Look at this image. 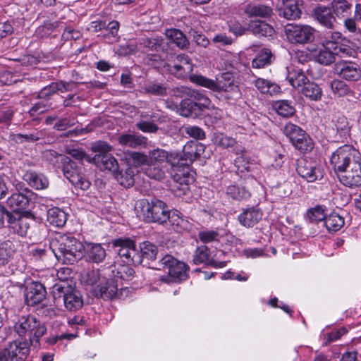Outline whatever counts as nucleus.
<instances>
[{
  "label": "nucleus",
  "instance_id": "de8ad7c7",
  "mask_svg": "<svg viewBox=\"0 0 361 361\" xmlns=\"http://www.w3.org/2000/svg\"><path fill=\"white\" fill-rule=\"evenodd\" d=\"M351 8V4L346 0H334L331 2V8L334 13L338 16H346Z\"/></svg>",
  "mask_w": 361,
  "mask_h": 361
},
{
  "label": "nucleus",
  "instance_id": "69168bd1",
  "mask_svg": "<svg viewBox=\"0 0 361 361\" xmlns=\"http://www.w3.org/2000/svg\"><path fill=\"white\" fill-rule=\"evenodd\" d=\"M342 35L339 32H327L325 35V42L334 44L337 47H344L343 46L339 45L338 42L341 39Z\"/></svg>",
  "mask_w": 361,
  "mask_h": 361
},
{
  "label": "nucleus",
  "instance_id": "4be33fe9",
  "mask_svg": "<svg viewBox=\"0 0 361 361\" xmlns=\"http://www.w3.org/2000/svg\"><path fill=\"white\" fill-rule=\"evenodd\" d=\"M262 212L256 207L244 209L238 216L239 223L247 228L254 226L262 218Z\"/></svg>",
  "mask_w": 361,
  "mask_h": 361
},
{
  "label": "nucleus",
  "instance_id": "a211bd4d",
  "mask_svg": "<svg viewBox=\"0 0 361 361\" xmlns=\"http://www.w3.org/2000/svg\"><path fill=\"white\" fill-rule=\"evenodd\" d=\"M182 94L183 96L192 99V101L195 104V107L197 108L196 109H197L200 116L205 110L210 109L214 106L211 100L199 90L191 89L188 87H183Z\"/></svg>",
  "mask_w": 361,
  "mask_h": 361
},
{
  "label": "nucleus",
  "instance_id": "13d9d810",
  "mask_svg": "<svg viewBox=\"0 0 361 361\" xmlns=\"http://www.w3.org/2000/svg\"><path fill=\"white\" fill-rule=\"evenodd\" d=\"M141 51L139 44H135L133 42H128L121 45L118 49V53L121 55H128Z\"/></svg>",
  "mask_w": 361,
  "mask_h": 361
},
{
  "label": "nucleus",
  "instance_id": "dca6fc26",
  "mask_svg": "<svg viewBox=\"0 0 361 361\" xmlns=\"http://www.w3.org/2000/svg\"><path fill=\"white\" fill-rule=\"evenodd\" d=\"M335 72L341 78L348 81H357L361 78L359 65L350 61H341L335 64Z\"/></svg>",
  "mask_w": 361,
  "mask_h": 361
},
{
  "label": "nucleus",
  "instance_id": "37998d69",
  "mask_svg": "<svg viewBox=\"0 0 361 361\" xmlns=\"http://www.w3.org/2000/svg\"><path fill=\"white\" fill-rule=\"evenodd\" d=\"M324 225L329 231L336 232L344 225V219L336 213H331L326 217Z\"/></svg>",
  "mask_w": 361,
  "mask_h": 361
},
{
  "label": "nucleus",
  "instance_id": "393cba45",
  "mask_svg": "<svg viewBox=\"0 0 361 361\" xmlns=\"http://www.w3.org/2000/svg\"><path fill=\"white\" fill-rule=\"evenodd\" d=\"M314 14L317 21L326 28H334L335 18L331 13V9L324 6H319L314 10Z\"/></svg>",
  "mask_w": 361,
  "mask_h": 361
},
{
  "label": "nucleus",
  "instance_id": "052dcab7",
  "mask_svg": "<svg viewBox=\"0 0 361 361\" xmlns=\"http://www.w3.org/2000/svg\"><path fill=\"white\" fill-rule=\"evenodd\" d=\"M219 236V233L215 231H202L198 234L200 240L204 243H209L216 240Z\"/></svg>",
  "mask_w": 361,
  "mask_h": 361
},
{
  "label": "nucleus",
  "instance_id": "58836bf2",
  "mask_svg": "<svg viewBox=\"0 0 361 361\" xmlns=\"http://www.w3.org/2000/svg\"><path fill=\"white\" fill-rule=\"evenodd\" d=\"M166 37L177 47L183 49L188 44V41L185 35L178 29H169L166 30Z\"/></svg>",
  "mask_w": 361,
  "mask_h": 361
},
{
  "label": "nucleus",
  "instance_id": "6e6552de",
  "mask_svg": "<svg viewBox=\"0 0 361 361\" xmlns=\"http://www.w3.org/2000/svg\"><path fill=\"white\" fill-rule=\"evenodd\" d=\"M14 331L20 336H29L31 345H39V339L47 332L45 325L33 316H23L15 323Z\"/></svg>",
  "mask_w": 361,
  "mask_h": 361
},
{
  "label": "nucleus",
  "instance_id": "ea45409f",
  "mask_svg": "<svg viewBox=\"0 0 361 361\" xmlns=\"http://www.w3.org/2000/svg\"><path fill=\"white\" fill-rule=\"evenodd\" d=\"M272 106L276 112L283 117L291 116L295 111L292 103L288 100H278Z\"/></svg>",
  "mask_w": 361,
  "mask_h": 361
},
{
  "label": "nucleus",
  "instance_id": "79ce46f5",
  "mask_svg": "<svg viewBox=\"0 0 361 361\" xmlns=\"http://www.w3.org/2000/svg\"><path fill=\"white\" fill-rule=\"evenodd\" d=\"M290 142L299 151L306 152L313 149L314 142L311 137H289Z\"/></svg>",
  "mask_w": 361,
  "mask_h": 361
},
{
  "label": "nucleus",
  "instance_id": "680f3d73",
  "mask_svg": "<svg viewBox=\"0 0 361 361\" xmlns=\"http://www.w3.org/2000/svg\"><path fill=\"white\" fill-rule=\"evenodd\" d=\"M145 137H119V142L124 145H128L133 147L145 143L143 140Z\"/></svg>",
  "mask_w": 361,
  "mask_h": 361
},
{
  "label": "nucleus",
  "instance_id": "2eb2a0df",
  "mask_svg": "<svg viewBox=\"0 0 361 361\" xmlns=\"http://www.w3.org/2000/svg\"><path fill=\"white\" fill-rule=\"evenodd\" d=\"M113 245L117 247V253L123 258V262L126 264H140L141 263L140 256L135 249V243L133 240L126 239H116L114 240Z\"/></svg>",
  "mask_w": 361,
  "mask_h": 361
},
{
  "label": "nucleus",
  "instance_id": "a19ab883",
  "mask_svg": "<svg viewBox=\"0 0 361 361\" xmlns=\"http://www.w3.org/2000/svg\"><path fill=\"white\" fill-rule=\"evenodd\" d=\"M271 52L268 49H262L252 60V66L254 68H262L271 63Z\"/></svg>",
  "mask_w": 361,
  "mask_h": 361
},
{
  "label": "nucleus",
  "instance_id": "4d7b16f0",
  "mask_svg": "<svg viewBox=\"0 0 361 361\" xmlns=\"http://www.w3.org/2000/svg\"><path fill=\"white\" fill-rule=\"evenodd\" d=\"M91 149L96 153L95 156H103L107 154L111 151V147L109 145L103 141H98L92 145Z\"/></svg>",
  "mask_w": 361,
  "mask_h": 361
},
{
  "label": "nucleus",
  "instance_id": "603ef678",
  "mask_svg": "<svg viewBox=\"0 0 361 361\" xmlns=\"http://www.w3.org/2000/svg\"><path fill=\"white\" fill-rule=\"evenodd\" d=\"M129 157L131 164L135 167H141L143 171L144 166L148 163V157L139 152H131Z\"/></svg>",
  "mask_w": 361,
  "mask_h": 361
},
{
  "label": "nucleus",
  "instance_id": "3c124183",
  "mask_svg": "<svg viewBox=\"0 0 361 361\" xmlns=\"http://www.w3.org/2000/svg\"><path fill=\"white\" fill-rule=\"evenodd\" d=\"M116 178L121 185L129 188L133 185L135 182L134 171L132 169L129 168L124 173H121L118 174Z\"/></svg>",
  "mask_w": 361,
  "mask_h": 361
},
{
  "label": "nucleus",
  "instance_id": "20e7f679",
  "mask_svg": "<svg viewBox=\"0 0 361 361\" xmlns=\"http://www.w3.org/2000/svg\"><path fill=\"white\" fill-rule=\"evenodd\" d=\"M81 281L90 288L92 293L104 299L114 297L118 290V286L114 280L106 279L102 276L99 269L88 270L81 275Z\"/></svg>",
  "mask_w": 361,
  "mask_h": 361
},
{
  "label": "nucleus",
  "instance_id": "0eeeda50",
  "mask_svg": "<svg viewBox=\"0 0 361 361\" xmlns=\"http://www.w3.org/2000/svg\"><path fill=\"white\" fill-rule=\"evenodd\" d=\"M190 164L178 159L171 162L170 174L173 180L172 191L177 196H181L189 190V185L195 181V172L190 170Z\"/></svg>",
  "mask_w": 361,
  "mask_h": 361
},
{
  "label": "nucleus",
  "instance_id": "c9c22d12",
  "mask_svg": "<svg viewBox=\"0 0 361 361\" xmlns=\"http://www.w3.org/2000/svg\"><path fill=\"white\" fill-rule=\"evenodd\" d=\"M300 92L312 101L320 100L322 96V88L317 84L310 81L306 83Z\"/></svg>",
  "mask_w": 361,
  "mask_h": 361
},
{
  "label": "nucleus",
  "instance_id": "7ed1b4c3",
  "mask_svg": "<svg viewBox=\"0 0 361 361\" xmlns=\"http://www.w3.org/2000/svg\"><path fill=\"white\" fill-rule=\"evenodd\" d=\"M44 157L53 165L61 164V169L64 176L75 186L82 190H87L90 182L85 178L75 164L68 157L59 154L53 150L44 152Z\"/></svg>",
  "mask_w": 361,
  "mask_h": 361
},
{
  "label": "nucleus",
  "instance_id": "f704fd0d",
  "mask_svg": "<svg viewBox=\"0 0 361 361\" xmlns=\"http://www.w3.org/2000/svg\"><path fill=\"white\" fill-rule=\"evenodd\" d=\"M169 167H163L157 164L147 163L143 168V173L149 178L161 180L166 176V171H169Z\"/></svg>",
  "mask_w": 361,
  "mask_h": 361
},
{
  "label": "nucleus",
  "instance_id": "c03bdc74",
  "mask_svg": "<svg viewBox=\"0 0 361 361\" xmlns=\"http://www.w3.org/2000/svg\"><path fill=\"white\" fill-rule=\"evenodd\" d=\"M209 250L205 245H201L197 247L192 256V262L198 265L201 264H209Z\"/></svg>",
  "mask_w": 361,
  "mask_h": 361
},
{
  "label": "nucleus",
  "instance_id": "9b49d317",
  "mask_svg": "<svg viewBox=\"0 0 361 361\" xmlns=\"http://www.w3.org/2000/svg\"><path fill=\"white\" fill-rule=\"evenodd\" d=\"M29 353V342L25 339H16L0 350V361H24Z\"/></svg>",
  "mask_w": 361,
  "mask_h": 361
},
{
  "label": "nucleus",
  "instance_id": "a18cd8bd",
  "mask_svg": "<svg viewBox=\"0 0 361 361\" xmlns=\"http://www.w3.org/2000/svg\"><path fill=\"white\" fill-rule=\"evenodd\" d=\"M140 252L139 255L140 256L141 262L144 259L152 260L156 258L157 248L154 244L149 241H145L140 244Z\"/></svg>",
  "mask_w": 361,
  "mask_h": 361
},
{
  "label": "nucleus",
  "instance_id": "473e14b6",
  "mask_svg": "<svg viewBox=\"0 0 361 361\" xmlns=\"http://www.w3.org/2000/svg\"><path fill=\"white\" fill-rule=\"evenodd\" d=\"M250 30L255 35L271 37L274 33V28L261 20H252L249 23Z\"/></svg>",
  "mask_w": 361,
  "mask_h": 361
},
{
  "label": "nucleus",
  "instance_id": "5701e85b",
  "mask_svg": "<svg viewBox=\"0 0 361 361\" xmlns=\"http://www.w3.org/2000/svg\"><path fill=\"white\" fill-rule=\"evenodd\" d=\"M287 80L290 85L299 92L309 81L303 71L295 67L288 68Z\"/></svg>",
  "mask_w": 361,
  "mask_h": 361
},
{
  "label": "nucleus",
  "instance_id": "5fc2aeb1",
  "mask_svg": "<svg viewBox=\"0 0 361 361\" xmlns=\"http://www.w3.org/2000/svg\"><path fill=\"white\" fill-rule=\"evenodd\" d=\"M331 87L333 92L339 97L348 94L350 91L349 87L344 82L338 80H334Z\"/></svg>",
  "mask_w": 361,
  "mask_h": 361
},
{
  "label": "nucleus",
  "instance_id": "f8f14e48",
  "mask_svg": "<svg viewBox=\"0 0 361 361\" xmlns=\"http://www.w3.org/2000/svg\"><path fill=\"white\" fill-rule=\"evenodd\" d=\"M315 30L302 24H288L285 27V33L288 40L293 44H306L314 39Z\"/></svg>",
  "mask_w": 361,
  "mask_h": 361
},
{
  "label": "nucleus",
  "instance_id": "4c0bfd02",
  "mask_svg": "<svg viewBox=\"0 0 361 361\" xmlns=\"http://www.w3.org/2000/svg\"><path fill=\"white\" fill-rule=\"evenodd\" d=\"M15 252L14 244L10 240H6L0 244V266L8 263Z\"/></svg>",
  "mask_w": 361,
  "mask_h": 361
},
{
  "label": "nucleus",
  "instance_id": "f3484780",
  "mask_svg": "<svg viewBox=\"0 0 361 361\" xmlns=\"http://www.w3.org/2000/svg\"><path fill=\"white\" fill-rule=\"evenodd\" d=\"M46 293L43 284L37 281H32L25 287V301L28 306H35L45 299Z\"/></svg>",
  "mask_w": 361,
  "mask_h": 361
},
{
  "label": "nucleus",
  "instance_id": "4468645a",
  "mask_svg": "<svg viewBox=\"0 0 361 361\" xmlns=\"http://www.w3.org/2000/svg\"><path fill=\"white\" fill-rule=\"evenodd\" d=\"M350 51L345 47H337L330 42H324L313 53L315 60L323 65H329L335 61V56H348Z\"/></svg>",
  "mask_w": 361,
  "mask_h": 361
},
{
  "label": "nucleus",
  "instance_id": "6e6d98bb",
  "mask_svg": "<svg viewBox=\"0 0 361 361\" xmlns=\"http://www.w3.org/2000/svg\"><path fill=\"white\" fill-rule=\"evenodd\" d=\"M67 153L75 159L80 161H86L88 163H92V157L87 155L82 149L80 148H68Z\"/></svg>",
  "mask_w": 361,
  "mask_h": 361
},
{
  "label": "nucleus",
  "instance_id": "864d4df0",
  "mask_svg": "<svg viewBox=\"0 0 361 361\" xmlns=\"http://www.w3.org/2000/svg\"><path fill=\"white\" fill-rule=\"evenodd\" d=\"M11 228L13 232L19 235L23 236L27 235L29 225L25 219H18L11 224Z\"/></svg>",
  "mask_w": 361,
  "mask_h": 361
},
{
  "label": "nucleus",
  "instance_id": "49530a36",
  "mask_svg": "<svg viewBox=\"0 0 361 361\" xmlns=\"http://www.w3.org/2000/svg\"><path fill=\"white\" fill-rule=\"evenodd\" d=\"M300 2L296 1L293 3L290 2L288 4L283 6V13L284 18L289 20H294L299 18L301 15V11L300 9Z\"/></svg>",
  "mask_w": 361,
  "mask_h": 361
},
{
  "label": "nucleus",
  "instance_id": "423d86ee",
  "mask_svg": "<svg viewBox=\"0 0 361 361\" xmlns=\"http://www.w3.org/2000/svg\"><path fill=\"white\" fill-rule=\"evenodd\" d=\"M137 216L148 222H157L163 224L169 219L168 208L166 204L159 200H153L149 202L142 199L136 202L135 207Z\"/></svg>",
  "mask_w": 361,
  "mask_h": 361
},
{
  "label": "nucleus",
  "instance_id": "bb28decb",
  "mask_svg": "<svg viewBox=\"0 0 361 361\" xmlns=\"http://www.w3.org/2000/svg\"><path fill=\"white\" fill-rule=\"evenodd\" d=\"M235 165L237 170L240 173L243 174L247 172L249 173V177H252L257 181H259L260 171L257 165L254 163L245 161L244 157H238L235 160Z\"/></svg>",
  "mask_w": 361,
  "mask_h": 361
},
{
  "label": "nucleus",
  "instance_id": "e433bc0d",
  "mask_svg": "<svg viewBox=\"0 0 361 361\" xmlns=\"http://www.w3.org/2000/svg\"><path fill=\"white\" fill-rule=\"evenodd\" d=\"M226 195L237 201L247 200L251 196L250 192L245 187L231 185L227 187Z\"/></svg>",
  "mask_w": 361,
  "mask_h": 361
},
{
  "label": "nucleus",
  "instance_id": "f257e3e1",
  "mask_svg": "<svg viewBox=\"0 0 361 361\" xmlns=\"http://www.w3.org/2000/svg\"><path fill=\"white\" fill-rule=\"evenodd\" d=\"M330 165L342 185L350 188L361 186V154L353 147H339L332 153Z\"/></svg>",
  "mask_w": 361,
  "mask_h": 361
},
{
  "label": "nucleus",
  "instance_id": "c756f323",
  "mask_svg": "<svg viewBox=\"0 0 361 361\" xmlns=\"http://www.w3.org/2000/svg\"><path fill=\"white\" fill-rule=\"evenodd\" d=\"M92 159V163H94L101 170H108L115 173L118 169L116 159L111 155L94 156Z\"/></svg>",
  "mask_w": 361,
  "mask_h": 361
},
{
  "label": "nucleus",
  "instance_id": "a878e982",
  "mask_svg": "<svg viewBox=\"0 0 361 361\" xmlns=\"http://www.w3.org/2000/svg\"><path fill=\"white\" fill-rule=\"evenodd\" d=\"M23 179L36 190H43L49 186L48 178L42 173L33 171H27L23 176Z\"/></svg>",
  "mask_w": 361,
  "mask_h": 361
},
{
  "label": "nucleus",
  "instance_id": "39448f33",
  "mask_svg": "<svg viewBox=\"0 0 361 361\" xmlns=\"http://www.w3.org/2000/svg\"><path fill=\"white\" fill-rule=\"evenodd\" d=\"M229 66L226 68L228 72L224 73L221 75V80L215 81L200 75H194L190 77V80L200 86L217 92H231V97H238L240 95V90L238 85L233 83V76L229 72L234 67V61L229 63Z\"/></svg>",
  "mask_w": 361,
  "mask_h": 361
},
{
  "label": "nucleus",
  "instance_id": "72a5a7b5",
  "mask_svg": "<svg viewBox=\"0 0 361 361\" xmlns=\"http://www.w3.org/2000/svg\"><path fill=\"white\" fill-rule=\"evenodd\" d=\"M196 109L192 99L189 97L180 102L177 112L182 116L195 118L200 116Z\"/></svg>",
  "mask_w": 361,
  "mask_h": 361
},
{
  "label": "nucleus",
  "instance_id": "c85d7f7f",
  "mask_svg": "<svg viewBox=\"0 0 361 361\" xmlns=\"http://www.w3.org/2000/svg\"><path fill=\"white\" fill-rule=\"evenodd\" d=\"M244 12L250 17L269 18L273 14L272 8L264 4H247Z\"/></svg>",
  "mask_w": 361,
  "mask_h": 361
},
{
  "label": "nucleus",
  "instance_id": "1a4fd4ad",
  "mask_svg": "<svg viewBox=\"0 0 361 361\" xmlns=\"http://www.w3.org/2000/svg\"><path fill=\"white\" fill-rule=\"evenodd\" d=\"M160 266L164 270L168 271L169 276H162L160 280L165 283L180 282L188 278V266L176 259L173 256L167 255L164 256L159 262Z\"/></svg>",
  "mask_w": 361,
  "mask_h": 361
},
{
  "label": "nucleus",
  "instance_id": "774afa93",
  "mask_svg": "<svg viewBox=\"0 0 361 361\" xmlns=\"http://www.w3.org/2000/svg\"><path fill=\"white\" fill-rule=\"evenodd\" d=\"M147 92L155 95H164L166 94L165 88L159 84L150 83L145 87Z\"/></svg>",
  "mask_w": 361,
  "mask_h": 361
},
{
  "label": "nucleus",
  "instance_id": "aec40b11",
  "mask_svg": "<svg viewBox=\"0 0 361 361\" xmlns=\"http://www.w3.org/2000/svg\"><path fill=\"white\" fill-rule=\"evenodd\" d=\"M22 183L18 184L20 188L18 189V192H13L6 200V205L10 207L13 212H20L27 207L29 203L28 195L31 192L25 189L22 192L20 190L22 189Z\"/></svg>",
  "mask_w": 361,
  "mask_h": 361
},
{
  "label": "nucleus",
  "instance_id": "8fccbe9b",
  "mask_svg": "<svg viewBox=\"0 0 361 361\" xmlns=\"http://www.w3.org/2000/svg\"><path fill=\"white\" fill-rule=\"evenodd\" d=\"M307 218L312 221H321L325 220L326 214L325 208L320 205L310 208L307 212Z\"/></svg>",
  "mask_w": 361,
  "mask_h": 361
},
{
  "label": "nucleus",
  "instance_id": "9d476101",
  "mask_svg": "<svg viewBox=\"0 0 361 361\" xmlns=\"http://www.w3.org/2000/svg\"><path fill=\"white\" fill-rule=\"evenodd\" d=\"M52 293L54 299L63 298L64 306L69 311H75L82 307L83 300L80 293L68 286L55 284Z\"/></svg>",
  "mask_w": 361,
  "mask_h": 361
},
{
  "label": "nucleus",
  "instance_id": "09e8293b",
  "mask_svg": "<svg viewBox=\"0 0 361 361\" xmlns=\"http://www.w3.org/2000/svg\"><path fill=\"white\" fill-rule=\"evenodd\" d=\"M162 38L161 37H152L143 38L139 43V47L143 51L142 48H147L149 50L157 51L161 48Z\"/></svg>",
  "mask_w": 361,
  "mask_h": 361
},
{
  "label": "nucleus",
  "instance_id": "2f4dec72",
  "mask_svg": "<svg viewBox=\"0 0 361 361\" xmlns=\"http://www.w3.org/2000/svg\"><path fill=\"white\" fill-rule=\"evenodd\" d=\"M254 85L262 94L274 95L281 91L278 85L262 78H257L255 80Z\"/></svg>",
  "mask_w": 361,
  "mask_h": 361
},
{
  "label": "nucleus",
  "instance_id": "cd10ccee",
  "mask_svg": "<svg viewBox=\"0 0 361 361\" xmlns=\"http://www.w3.org/2000/svg\"><path fill=\"white\" fill-rule=\"evenodd\" d=\"M172 155H169L167 152L163 149H154L149 152L148 157V163L157 164L163 167L171 166V162L174 161V159H171Z\"/></svg>",
  "mask_w": 361,
  "mask_h": 361
},
{
  "label": "nucleus",
  "instance_id": "7c9ffc66",
  "mask_svg": "<svg viewBox=\"0 0 361 361\" xmlns=\"http://www.w3.org/2000/svg\"><path fill=\"white\" fill-rule=\"evenodd\" d=\"M67 221L66 213L58 208L52 207L47 212V221L49 224L56 227H62Z\"/></svg>",
  "mask_w": 361,
  "mask_h": 361
},
{
  "label": "nucleus",
  "instance_id": "e2e57ef3",
  "mask_svg": "<svg viewBox=\"0 0 361 361\" xmlns=\"http://www.w3.org/2000/svg\"><path fill=\"white\" fill-rule=\"evenodd\" d=\"M106 27V22L99 18L92 20L87 27V30L91 32H97Z\"/></svg>",
  "mask_w": 361,
  "mask_h": 361
},
{
  "label": "nucleus",
  "instance_id": "412c9836",
  "mask_svg": "<svg viewBox=\"0 0 361 361\" xmlns=\"http://www.w3.org/2000/svg\"><path fill=\"white\" fill-rule=\"evenodd\" d=\"M204 149L205 146L198 140L189 141L183 146V154L179 159L190 164L197 157L204 153Z\"/></svg>",
  "mask_w": 361,
  "mask_h": 361
},
{
  "label": "nucleus",
  "instance_id": "b1692460",
  "mask_svg": "<svg viewBox=\"0 0 361 361\" xmlns=\"http://www.w3.org/2000/svg\"><path fill=\"white\" fill-rule=\"evenodd\" d=\"M168 216L167 221L171 224L173 228L177 232H183L191 229V223L184 218L180 212L177 210L171 211Z\"/></svg>",
  "mask_w": 361,
  "mask_h": 361
},
{
  "label": "nucleus",
  "instance_id": "338daca9",
  "mask_svg": "<svg viewBox=\"0 0 361 361\" xmlns=\"http://www.w3.org/2000/svg\"><path fill=\"white\" fill-rule=\"evenodd\" d=\"M302 130L298 126L288 123L283 128V133L285 135H300L302 133Z\"/></svg>",
  "mask_w": 361,
  "mask_h": 361
},
{
  "label": "nucleus",
  "instance_id": "bf43d9fd",
  "mask_svg": "<svg viewBox=\"0 0 361 361\" xmlns=\"http://www.w3.org/2000/svg\"><path fill=\"white\" fill-rule=\"evenodd\" d=\"M229 30L236 36H241L245 34L247 31L250 30L249 24L246 26L243 25L238 21H231L229 24Z\"/></svg>",
  "mask_w": 361,
  "mask_h": 361
},
{
  "label": "nucleus",
  "instance_id": "f03ea898",
  "mask_svg": "<svg viewBox=\"0 0 361 361\" xmlns=\"http://www.w3.org/2000/svg\"><path fill=\"white\" fill-rule=\"evenodd\" d=\"M50 249L58 262L73 264L83 255L84 245L75 237L60 234L50 242Z\"/></svg>",
  "mask_w": 361,
  "mask_h": 361
},
{
  "label": "nucleus",
  "instance_id": "6ab92c4d",
  "mask_svg": "<svg viewBox=\"0 0 361 361\" xmlns=\"http://www.w3.org/2000/svg\"><path fill=\"white\" fill-rule=\"evenodd\" d=\"M82 252V257L87 262L96 264L102 262L106 256V250L100 243H85Z\"/></svg>",
  "mask_w": 361,
  "mask_h": 361
},
{
  "label": "nucleus",
  "instance_id": "0e129e2a",
  "mask_svg": "<svg viewBox=\"0 0 361 361\" xmlns=\"http://www.w3.org/2000/svg\"><path fill=\"white\" fill-rule=\"evenodd\" d=\"M336 127L337 133L340 135H345L349 133L350 128L348 126V122L347 118L343 116L338 118Z\"/></svg>",
  "mask_w": 361,
  "mask_h": 361
},
{
  "label": "nucleus",
  "instance_id": "ddd939ff",
  "mask_svg": "<svg viewBox=\"0 0 361 361\" xmlns=\"http://www.w3.org/2000/svg\"><path fill=\"white\" fill-rule=\"evenodd\" d=\"M296 170L303 179L310 183L322 180L324 174L323 168L317 161L307 158L298 160Z\"/></svg>",
  "mask_w": 361,
  "mask_h": 361
}]
</instances>
